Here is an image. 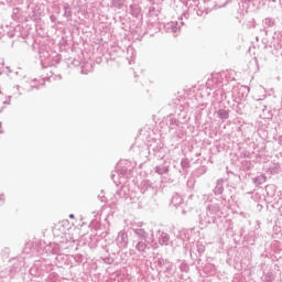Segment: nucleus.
Segmentation results:
<instances>
[{"label":"nucleus","mask_w":282,"mask_h":282,"mask_svg":"<svg viewBox=\"0 0 282 282\" xmlns=\"http://www.w3.org/2000/svg\"><path fill=\"white\" fill-rule=\"evenodd\" d=\"M32 87H36V89H39V86H36V85H32Z\"/></svg>","instance_id":"obj_26"},{"label":"nucleus","mask_w":282,"mask_h":282,"mask_svg":"<svg viewBox=\"0 0 282 282\" xmlns=\"http://www.w3.org/2000/svg\"><path fill=\"white\" fill-rule=\"evenodd\" d=\"M55 254H61V251H59V250H56V251H55Z\"/></svg>","instance_id":"obj_23"},{"label":"nucleus","mask_w":282,"mask_h":282,"mask_svg":"<svg viewBox=\"0 0 282 282\" xmlns=\"http://www.w3.org/2000/svg\"><path fill=\"white\" fill-rule=\"evenodd\" d=\"M217 117L220 120H228L230 118V112H228V110H226V109H219L217 111Z\"/></svg>","instance_id":"obj_11"},{"label":"nucleus","mask_w":282,"mask_h":282,"mask_svg":"<svg viewBox=\"0 0 282 282\" xmlns=\"http://www.w3.org/2000/svg\"><path fill=\"white\" fill-rule=\"evenodd\" d=\"M263 282H274V280L272 279V275H267Z\"/></svg>","instance_id":"obj_19"},{"label":"nucleus","mask_w":282,"mask_h":282,"mask_svg":"<svg viewBox=\"0 0 282 282\" xmlns=\"http://www.w3.org/2000/svg\"><path fill=\"white\" fill-rule=\"evenodd\" d=\"M116 243L120 250H124L129 246V235L127 231H119Z\"/></svg>","instance_id":"obj_1"},{"label":"nucleus","mask_w":282,"mask_h":282,"mask_svg":"<svg viewBox=\"0 0 282 282\" xmlns=\"http://www.w3.org/2000/svg\"><path fill=\"white\" fill-rule=\"evenodd\" d=\"M1 67H3V62H1V59H0V69H1Z\"/></svg>","instance_id":"obj_21"},{"label":"nucleus","mask_w":282,"mask_h":282,"mask_svg":"<svg viewBox=\"0 0 282 282\" xmlns=\"http://www.w3.org/2000/svg\"><path fill=\"white\" fill-rule=\"evenodd\" d=\"M215 195H221L224 193V178H219L214 188Z\"/></svg>","instance_id":"obj_7"},{"label":"nucleus","mask_w":282,"mask_h":282,"mask_svg":"<svg viewBox=\"0 0 282 282\" xmlns=\"http://www.w3.org/2000/svg\"><path fill=\"white\" fill-rule=\"evenodd\" d=\"M142 226H144V223H138V224H137V227H138V228H142Z\"/></svg>","instance_id":"obj_20"},{"label":"nucleus","mask_w":282,"mask_h":282,"mask_svg":"<svg viewBox=\"0 0 282 282\" xmlns=\"http://www.w3.org/2000/svg\"><path fill=\"white\" fill-rule=\"evenodd\" d=\"M263 23L267 28H272V25H274V21L272 20V18H265Z\"/></svg>","instance_id":"obj_15"},{"label":"nucleus","mask_w":282,"mask_h":282,"mask_svg":"<svg viewBox=\"0 0 282 282\" xmlns=\"http://www.w3.org/2000/svg\"><path fill=\"white\" fill-rule=\"evenodd\" d=\"M132 231L134 232L135 237L142 241H147V239L149 238V234L147 232V230L142 229V228H132Z\"/></svg>","instance_id":"obj_5"},{"label":"nucleus","mask_w":282,"mask_h":282,"mask_svg":"<svg viewBox=\"0 0 282 282\" xmlns=\"http://www.w3.org/2000/svg\"><path fill=\"white\" fill-rule=\"evenodd\" d=\"M184 204V198H182V196H180V194H175L172 197V206H175V208H177L178 206Z\"/></svg>","instance_id":"obj_9"},{"label":"nucleus","mask_w":282,"mask_h":282,"mask_svg":"<svg viewBox=\"0 0 282 282\" xmlns=\"http://www.w3.org/2000/svg\"><path fill=\"white\" fill-rule=\"evenodd\" d=\"M249 94L250 88L248 86H235L232 88V96L239 98V100H241V98H246Z\"/></svg>","instance_id":"obj_2"},{"label":"nucleus","mask_w":282,"mask_h":282,"mask_svg":"<svg viewBox=\"0 0 282 282\" xmlns=\"http://www.w3.org/2000/svg\"><path fill=\"white\" fill-rule=\"evenodd\" d=\"M69 218H70V219H74V214H70V215H69Z\"/></svg>","instance_id":"obj_22"},{"label":"nucleus","mask_w":282,"mask_h":282,"mask_svg":"<svg viewBox=\"0 0 282 282\" xmlns=\"http://www.w3.org/2000/svg\"><path fill=\"white\" fill-rule=\"evenodd\" d=\"M140 192L144 195V193H154L153 186L150 181H142L140 183Z\"/></svg>","instance_id":"obj_6"},{"label":"nucleus","mask_w":282,"mask_h":282,"mask_svg":"<svg viewBox=\"0 0 282 282\" xmlns=\"http://www.w3.org/2000/svg\"><path fill=\"white\" fill-rule=\"evenodd\" d=\"M4 105H10V101H4Z\"/></svg>","instance_id":"obj_25"},{"label":"nucleus","mask_w":282,"mask_h":282,"mask_svg":"<svg viewBox=\"0 0 282 282\" xmlns=\"http://www.w3.org/2000/svg\"><path fill=\"white\" fill-rule=\"evenodd\" d=\"M220 207H219V204H212V205H208L207 207V213H209V215H219V212H220Z\"/></svg>","instance_id":"obj_8"},{"label":"nucleus","mask_w":282,"mask_h":282,"mask_svg":"<svg viewBox=\"0 0 282 282\" xmlns=\"http://www.w3.org/2000/svg\"><path fill=\"white\" fill-rule=\"evenodd\" d=\"M246 1H252V0H246Z\"/></svg>","instance_id":"obj_30"},{"label":"nucleus","mask_w":282,"mask_h":282,"mask_svg":"<svg viewBox=\"0 0 282 282\" xmlns=\"http://www.w3.org/2000/svg\"><path fill=\"white\" fill-rule=\"evenodd\" d=\"M186 8H188L189 10H195L197 8V6H199V0H188L187 2H185Z\"/></svg>","instance_id":"obj_13"},{"label":"nucleus","mask_w":282,"mask_h":282,"mask_svg":"<svg viewBox=\"0 0 282 282\" xmlns=\"http://www.w3.org/2000/svg\"><path fill=\"white\" fill-rule=\"evenodd\" d=\"M170 237L169 234L166 232H161L160 237H159V243L161 246H169V241H170Z\"/></svg>","instance_id":"obj_10"},{"label":"nucleus","mask_w":282,"mask_h":282,"mask_svg":"<svg viewBox=\"0 0 282 282\" xmlns=\"http://www.w3.org/2000/svg\"><path fill=\"white\" fill-rule=\"evenodd\" d=\"M101 202H105V199H104V198H101Z\"/></svg>","instance_id":"obj_28"},{"label":"nucleus","mask_w":282,"mask_h":282,"mask_svg":"<svg viewBox=\"0 0 282 282\" xmlns=\"http://www.w3.org/2000/svg\"><path fill=\"white\" fill-rule=\"evenodd\" d=\"M133 246L138 252L144 254L147 250H149V243L147 240H138L137 242L133 241Z\"/></svg>","instance_id":"obj_3"},{"label":"nucleus","mask_w":282,"mask_h":282,"mask_svg":"<svg viewBox=\"0 0 282 282\" xmlns=\"http://www.w3.org/2000/svg\"><path fill=\"white\" fill-rule=\"evenodd\" d=\"M268 180V177L264 174H261L259 176H257L253 182L254 184H258V186H260L261 184H265V181Z\"/></svg>","instance_id":"obj_14"},{"label":"nucleus","mask_w":282,"mask_h":282,"mask_svg":"<svg viewBox=\"0 0 282 282\" xmlns=\"http://www.w3.org/2000/svg\"><path fill=\"white\" fill-rule=\"evenodd\" d=\"M181 166L182 169H188V159H182Z\"/></svg>","instance_id":"obj_16"},{"label":"nucleus","mask_w":282,"mask_h":282,"mask_svg":"<svg viewBox=\"0 0 282 282\" xmlns=\"http://www.w3.org/2000/svg\"><path fill=\"white\" fill-rule=\"evenodd\" d=\"M17 89H19V86H17Z\"/></svg>","instance_id":"obj_31"},{"label":"nucleus","mask_w":282,"mask_h":282,"mask_svg":"<svg viewBox=\"0 0 282 282\" xmlns=\"http://www.w3.org/2000/svg\"><path fill=\"white\" fill-rule=\"evenodd\" d=\"M188 0H185V3H187Z\"/></svg>","instance_id":"obj_29"},{"label":"nucleus","mask_w":282,"mask_h":282,"mask_svg":"<svg viewBox=\"0 0 282 282\" xmlns=\"http://www.w3.org/2000/svg\"><path fill=\"white\" fill-rule=\"evenodd\" d=\"M154 171L158 173V175H166V173H169V166L158 165Z\"/></svg>","instance_id":"obj_12"},{"label":"nucleus","mask_w":282,"mask_h":282,"mask_svg":"<svg viewBox=\"0 0 282 282\" xmlns=\"http://www.w3.org/2000/svg\"><path fill=\"white\" fill-rule=\"evenodd\" d=\"M205 221L209 223L210 220H208V219L205 218Z\"/></svg>","instance_id":"obj_27"},{"label":"nucleus","mask_w":282,"mask_h":282,"mask_svg":"<svg viewBox=\"0 0 282 282\" xmlns=\"http://www.w3.org/2000/svg\"><path fill=\"white\" fill-rule=\"evenodd\" d=\"M150 246L153 250H158V248H160V246L158 245V242H155L154 239H152V241L150 242Z\"/></svg>","instance_id":"obj_17"},{"label":"nucleus","mask_w":282,"mask_h":282,"mask_svg":"<svg viewBox=\"0 0 282 282\" xmlns=\"http://www.w3.org/2000/svg\"><path fill=\"white\" fill-rule=\"evenodd\" d=\"M180 22H170L165 25L166 32H170L171 34H174V36H177V33L180 32Z\"/></svg>","instance_id":"obj_4"},{"label":"nucleus","mask_w":282,"mask_h":282,"mask_svg":"<svg viewBox=\"0 0 282 282\" xmlns=\"http://www.w3.org/2000/svg\"><path fill=\"white\" fill-rule=\"evenodd\" d=\"M54 19H55L54 15H52V17H51V21H54Z\"/></svg>","instance_id":"obj_24"},{"label":"nucleus","mask_w":282,"mask_h":282,"mask_svg":"<svg viewBox=\"0 0 282 282\" xmlns=\"http://www.w3.org/2000/svg\"><path fill=\"white\" fill-rule=\"evenodd\" d=\"M75 261L77 263H83V256H79V254L75 256Z\"/></svg>","instance_id":"obj_18"}]
</instances>
